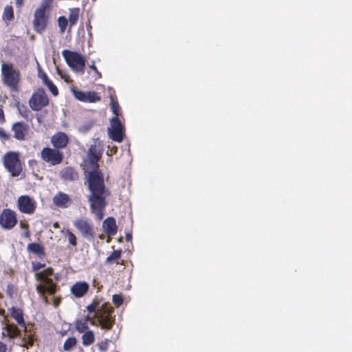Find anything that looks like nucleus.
<instances>
[{"label": "nucleus", "instance_id": "1", "mask_svg": "<svg viewBox=\"0 0 352 352\" xmlns=\"http://www.w3.org/2000/svg\"><path fill=\"white\" fill-rule=\"evenodd\" d=\"M102 153V144L98 141H94L88 151L89 159L86 161V172L88 175V190L87 196L91 212L98 220L104 217L103 211L107 205V198L109 191L106 188L103 176L98 170V161Z\"/></svg>", "mask_w": 352, "mask_h": 352}, {"label": "nucleus", "instance_id": "2", "mask_svg": "<svg viewBox=\"0 0 352 352\" xmlns=\"http://www.w3.org/2000/svg\"><path fill=\"white\" fill-rule=\"evenodd\" d=\"M52 0H43L41 5L34 12L32 24L35 31L41 33L45 30L48 23L47 8L50 6Z\"/></svg>", "mask_w": 352, "mask_h": 352}, {"label": "nucleus", "instance_id": "3", "mask_svg": "<svg viewBox=\"0 0 352 352\" xmlns=\"http://www.w3.org/2000/svg\"><path fill=\"white\" fill-rule=\"evenodd\" d=\"M2 80L5 85L13 91H18L20 74L11 64L3 63L1 68Z\"/></svg>", "mask_w": 352, "mask_h": 352}, {"label": "nucleus", "instance_id": "4", "mask_svg": "<svg viewBox=\"0 0 352 352\" xmlns=\"http://www.w3.org/2000/svg\"><path fill=\"white\" fill-rule=\"evenodd\" d=\"M52 274V269L50 267L35 274L36 279L41 282V283L36 285V291L40 294H44L45 292L51 294L55 293L56 285L53 283L52 279L49 277Z\"/></svg>", "mask_w": 352, "mask_h": 352}, {"label": "nucleus", "instance_id": "5", "mask_svg": "<svg viewBox=\"0 0 352 352\" xmlns=\"http://www.w3.org/2000/svg\"><path fill=\"white\" fill-rule=\"evenodd\" d=\"M62 55L67 65L75 72L83 73L85 66V59L80 54L65 50Z\"/></svg>", "mask_w": 352, "mask_h": 352}, {"label": "nucleus", "instance_id": "6", "mask_svg": "<svg viewBox=\"0 0 352 352\" xmlns=\"http://www.w3.org/2000/svg\"><path fill=\"white\" fill-rule=\"evenodd\" d=\"M112 307L107 303L102 305V308L94 315V318H98V324L102 328L109 329L111 328L114 319L111 316Z\"/></svg>", "mask_w": 352, "mask_h": 352}, {"label": "nucleus", "instance_id": "7", "mask_svg": "<svg viewBox=\"0 0 352 352\" xmlns=\"http://www.w3.org/2000/svg\"><path fill=\"white\" fill-rule=\"evenodd\" d=\"M3 160L6 168L12 176H17L19 175L21 166L18 153L14 152L8 153L4 156Z\"/></svg>", "mask_w": 352, "mask_h": 352}, {"label": "nucleus", "instance_id": "8", "mask_svg": "<svg viewBox=\"0 0 352 352\" xmlns=\"http://www.w3.org/2000/svg\"><path fill=\"white\" fill-rule=\"evenodd\" d=\"M74 226L80 234L86 239L90 241L94 236V229L91 223L86 218H77L74 221Z\"/></svg>", "mask_w": 352, "mask_h": 352}, {"label": "nucleus", "instance_id": "9", "mask_svg": "<svg viewBox=\"0 0 352 352\" xmlns=\"http://www.w3.org/2000/svg\"><path fill=\"white\" fill-rule=\"evenodd\" d=\"M49 100L45 91L39 89L35 91L29 100V104L33 111H39L47 105Z\"/></svg>", "mask_w": 352, "mask_h": 352}, {"label": "nucleus", "instance_id": "10", "mask_svg": "<svg viewBox=\"0 0 352 352\" xmlns=\"http://www.w3.org/2000/svg\"><path fill=\"white\" fill-rule=\"evenodd\" d=\"M108 135L113 140L120 142L123 140L124 126L118 117H113L110 120L108 128Z\"/></svg>", "mask_w": 352, "mask_h": 352}, {"label": "nucleus", "instance_id": "11", "mask_svg": "<svg viewBox=\"0 0 352 352\" xmlns=\"http://www.w3.org/2000/svg\"><path fill=\"white\" fill-rule=\"evenodd\" d=\"M11 316L17 322V323L21 325L24 329L25 333L23 338L24 343L23 345L26 347H28V346H32L33 344L34 340L31 335L28 333V329L24 322L22 311L19 309L12 308Z\"/></svg>", "mask_w": 352, "mask_h": 352}, {"label": "nucleus", "instance_id": "12", "mask_svg": "<svg viewBox=\"0 0 352 352\" xmlns=\"http://www.w3.org/2000/svg\"><path fill=\"white\" fill-rule=\"evenodd\" d=\"M41 156L43 161L53 166L59 164L63 160V153L51 148H44L41 151Z\"/></svg>", "mask_w": 352, "mask_h": 352}, {"label": "nucleus", "instance_id": "13", "mask_svg": "<svg viewBox=\"0 0 352 352\" xmlns=\"http://www.w3.org/2000/svg\"><path fill=\"white\" fill-rule=\"evenodd\" d=\"M17 223L16 213L10 209H4L0 214V225L5 229L12 228Z\"/></svg>", "mask_w": 352, "mask_h": 352}, {"label": "nucleus", "instance_id": "14", "mask_svg": "<svg viewBox=\"0 0 352 352\" xmlns=\"http://www.w3.org/2000/svg\"><path fill=\"white\" fill-rule=\"evenodd\" d=\"M17 205L19 210L23 213L32 214L36 209L35 201L27 195L18 198Z\"/></svg>", "mask_w": 352, "mask_h": 352}, {"label": "nucleus", "instance_id": "15", "mask_svg": "<svg viewBox=\"0 0 352 352\" xmlns=\"http://www.w3.org/2000/svg\"><path fill=\"white\" fill-rule=\"evenodd\" d=\"M72 91L74 98L81 102H96L100 100V97L95 91L84 92L75 88H72Z\"/></svg>", "mask_w": 352, "mask_h": 352}, {"label": "nucleus", "instance_id": "16", "mask_svg": "<svg viewBox=\"0 0 352 352\" xmlns=\"http://www.w3.org/2000/svg\"><path fill=\"white\" fill-rule=\"evenodd\" d=\"M28 126L22 122H16L12 126L14 138L18 140H23L28 133Z\"/></svg>", "mask_w": 352, "mask_h": 352}, {"label": "nucleus", "instance_id": "17", "mask_svg": "<svg viewBox=\"0 0 352 352\" xmlns=\"http://www.w3.org/2000/svg\"><path fill=\"white\" fill-rule=\"evenodd\" d=\"M89 284L85 281L77 282L71 287V292L76 298L82 297L89 289Z\"/></svg>", "mask_w": 352, "mask_h": 352}, {"label": "nucleus", "instance_id": "18", "mask_svg": "<svg viewBox=\"0 0 352 352\" xmlns=\"http://www.w3.org/2000/svg\"><path fill=\"white\" fill-rule=\"evenodd\" d=\"M53 202L58 207L67 208L72 204V200L68 195L60 192L53 197Z\"/></svg>", "mask_w": 352, "mask_h": 352}, {"label": "nucleus", "instance_id": "19", "mask_svg": "<svg viewBox=\"0 0 352 352\" xmlns=\"http://www.w3.org/2000/svg\"><path fill=\"white\" fill-rule=\"evenodd\" d=\"M51 142L56 148H64L67 144L68 138L64 133H57L52 137Z\"/></svg>", "mask_w": 352, "mask_h": 352}, {"label": "nucleus", "instance_id": "20", "mask_svg": "<svg viewBox=\"0 0 352 352\" xmlns=\"http://www.w3.org/2000/svg\"><path fill=\"white\" fill-rule=\"evenodd\" d=\"M27 250L38 258H43L45 256L43 247L38 243H32L27 246Z\"/></svg>", "mask_w": 352, "mask_h": 352}, {"label": "nucleus", "instance_id": "21", "mask_svg": "<svg viewBox=\"0 0 352 352\" xmlns=\"http://www.w3.org/2000/svg\"><path fill=\"white\" fill-rule=\"evenodd\" d=\"M103 228L109 235H114L116 233V221L112 217H108L103 221Z\"/></svg>", "mask_w": 352, "mask_h": 352}, {"label": "nucleus", "instance_id": "22", "mask_svg": "<svg viewBox=\"0 0 352 352\" xmlns=\"http://www.w3.org/2000/svg\"><path fill=\"white\" fill-rule=\"evenodd\" d=\"M3 334H7L10 338H12L19 336L20 331L14 324L7 323L3 327Z\"/></svg>", "mask_w": 352, "mask_h": 352}, {"label": "nucleus", "instance_id": "23", "mask_svg": "<svg viewBox=\"0 0 352 352\" xmlns=\"http://www.w3.org/2000/svg\"><path fill=\"white\" fill-rule=\"evenodd\" d=\"M90 317L86 316L80 320H77L75 324L76 330L80 333H82L87 330L88 329V323Z\"/></svg>", "mask_w": 352, "mask_h": 352}, {"label": "nucleus", "instance_id": "24", "mask_svg": "<svg viewBox=\"0 0 352 352\" xmlns=\"http://www.w3.org/2000/svg\"><path fill=\"white\" fill-rule=\"evenodd\" d=\"M95 337L94 333L92 331H86L82 336V344L87 346L94 342Z\"/></svg>", "mask_w": 352, "mask_h": 352}, {"label": "nucleus", "instance_id": "25", "mask_svg": "<svg viewBox=\"0 0 352 352\" xmlns=\"http://www.w3.org/2000/svg\"><path fill=\"white\" fill-rule=\"evenodd\" d=\"M79 17V9L78 8H71L69 9V14L68 22L69 25L72 27L74 25Z\"/></svg>", "mask_w": 352, "mask_h": 352}, {"label": "nucleus", "instance_id": "26", "mask_svg": "<svg viewBox=\"0 0 352 352\" xmlns=\"http://www.w3.org/2000/svg\"><path fill=\"white\" fill-rule=\"evenodd\" d=\"M121 252H122L121 250L113 251L111 253V254L107 258L106 263H111L112 262H115L116 263H119V260L120 258Z\"/></svg>", "mask_w": 352, "mask_h": 352}, {"label": "nucleus", "instance_id": "27", "mask_svg": "<svg viewBox=\"0 0 352 352\" xmlns=\"http://www.w3.org/2000/svg\"><path fill=\"white\" fill-rule=\"evenodd\" d=\"M13 16H14V14H13L12 7L10 6H6L4 8V10H3V20L10 21L13 18Z\"/></svg>", "mask_w": 352, "mask_h": 352}, {"label": "nucleus", "instance_id": "28", "mask_svg": "<svg viewBox=\"0 0 352 352\" xmlns=\"http://www.w3.org/2000/svg\"><path fill=\"white\" fill-rule=\"evenodd\" d=\"M69 22L66 17L60 16L58 19V25L60 28V32L61 34H63L65 32L66 28L68 25Z\"/></svg>", "mask_w": 352, "mask_h": 352}, {"label": "nucleus", "instance_id": "29", "mask_svg": "<svg viewBox=\"0 0 352 352\" xmlns=\"http://www.w3.org/2000/svg\"><path fill=\"white\" fill-rule=\"evenodd\" d=\"M76 344V339L74 337L67 338L63 345L65 351L71 350Z\"/></svg>", "mask_w": 352, "mask_h": 352}, {"label": "nucleus", "instance_id": "30", "mask_svg": "<svg viewBox=\"0 0 352 352\" xmlns=\"http://www.w3.org/2000/svg\"><path fill=\"white\" fill-rule=\"evenodd\" d=\"M111 109L112 112L114 113L115 117H118L120 111V107L118 103L113 100V98H111Z\"/></svg>", "mask_w": 352, "mask_h": 352}, {"label": "nucleus", "instance_id": "31", "mask_svg": "<svg viewBox=\"0 0 352 352\" xmlns=\"http://www.w3.org/2000/svg\"><path fill=\"white\" fill-rule=\"evenodd\" d=\"M66 234L67 235L69 243L73 246L76 245V236L70 231L67 230Z\"/></svg>", "mask_w": 352, "mask_h": 352}, {"label": "nucleus", "instance_id": "32", "mask_svg": "<svg viewBox=\"0 0 352 352\" xmlns=\"http://www.w3.org/2000/svg\"><path fill=\"white\" fill-rule=\"evenodd\" d=\"M101 308L102 305L100 306L98 302H93L87 307V309L89 312H95V314L98 311V309Z\"/></svg>", "mask_w": 352, "mask_h": 352}, {"label": "nucleus", "instance_id": "33", "mask_svg": "<svg viewBox=\"0 0 352 352\" xmlns=\"http://www.w3.org/2000/svg\"><path fill=\"white\" fill-rule=\"evenodd\" d=\"M49 90L50 92L54 96H56L58 94V90L56 85L53 84L52 82H47V85Z\"/></svg>", "mask_w": 352, "mask_h": 352}, {"label": "nucleus", "instance_id": "34", "mask_svg": "<svg viewBox=\"0 0 352 352\" xmlns=\"http://www.w3.org/2000/svg\"><path fill=\"white\" fill-rule=\"evenodd\" d=\"M63 175L67 179H73L76 176V174L72 169L66 168L63 171Z\"/></svg>", "mask_w": 352, "mask_h": 352}, {"label": "nucleus", "instance_id": "35", "mask_svg": "<svg viewBox=\"0 0 352 352\" xmlns=\"http://www.w3.org/2000/svg\"><path fill=\"white\" fill-rule=\"evenodd\" d=\"M56 71H57L58 74L60 76V78L62 79H63L65 82H71L70 76L68 74L62 72L58 68H56Z\"/></svg>", "mask_w": 352, "mask_h": 352}, {"label": "nucleus", "instance_id": "36", "mask_svg": "<svg viewBox=\"0 0 352 352\" xmlns=\"http://www.w3.org/2000/svg\"><path fill=\"white\" fill-rule=\"evenodd\" d=\"M113 302L117 306H120L122 302V298L119 295H113Z\"/></svg>", "mask_w": 352, "mask_h": 352}, {"label": "nucleus", "instance_id": "37", "mask_svg": "<svg viewBox=\"0 0 352 352\" xmlns=\"http://www.w3.org/2000/svg\"><path fill=\"white\" fill-rule=\"evenodd\" d=\"M109 344V340H105L104 341L102 342L101 343L98 344V348L101 351H105L107 349Z\"/></svg>", "mask_w": 352, "mask_h": 352}, {"label": "nucleus", "instance_id": "38", "mask_svg": "<svg viewBox=\"0 0 352 352\" xmlns=\"http://www.w3.org/2000/svg\"><path fill=\"white\" fill-rule=\"evenodd\" d=\"M45 264L44 263H32V267H33V270L34 271H36V270H38L43 267H45Z\"/></svg>", "mask_w": 352, "mask_h": 352}, {"label": "nucleus", "instance_id": "39", "mask_svg": "<svg viewBox=\"0 0 352 352\" xmlns=\"http://www.w3.org/2000/svg\"><path fill=\"white\" fill-rule=\"evenodd\" d=\"M8 137L6 132L3 129H0V138L7 140Z\"/></svg>", "mask_w": 352, "mask_h": 352}, {"label": "nucleus", "instance_id": "40", "mask_svg": "<svg viewBox=\"0 0 352 352\" xmlns=\"http://www.w3.org/2000/svg\"><path fill=\"white\" fill-rule=\"evenodd\" d=\"M6 350L7 346L3 343L0 342V352H6Z\"/></svg>", "mask_w": 352, "mask_h": 352}, {"label": "nucleus", "instance_id": "41", "mask_svg": "<svg viewBox=\"0 0 352 352\" xmlns=\"http://www.w3.org/2000/svg\"><path fill=\"white\" fill-rule=\"evenodd\" d=\"M24 0H15L16 5L18 8H21L23 6Z\"/></svg>", "mask_w": 352, "mask_h": 352}, {"label": "nucleus", "instance_id": "42", "mask_svg": "<svg viewBox=\"0 0 352 352\" xmlns=\"http://www.w3.org/2000/svg\"><path fill=\"white\" fill-rule=\"evenodd\" d=\"M4 121V113L3 109L0 108V122Z\"/></svg>", "mask_w": 352, "mask_h": 352}, {"label": "nucleus", "instance_id": "43", "mask_svg": "<svg viewBox=\"0 0 352 352\" xmlns=\"http://www.w3.org/2000/svg\"><path fill=\"white\" fill-rule=\"evenodd\" d=\"M43 82L45 83V85L47 86V82H51L47 77L46 75H44L43 78Z\"/></svg>", "mask_w": 352, "mask_h": 352}, {"label": "nucleus", "instance_id": "44", "mask_svg": "<svg viewBox=\"0 0 352 352\" xmlns=\"http://www.w3.org/2000/svg\"><path fill=\"white\" fill-rule=\"evenodd\" d=\"M90 67L94 70L96 72H97L99 76H100V74L97 71V69H96V67L94 65V63H92V65L90 66Z\"/></svg>", "mask_w": 352, "mask_h": 352}, {"label": "nucleus", "instance_id": "45", "mask_svg": "<svg viewBox=\"0 0 352 352\" xmlns=\"http://www.w3.org/2000/svg\"><path fill=\"white\" fill-rule=\"evenodd\" d=\"M89 322L92 325H98L95 320H94L93 318H90V320H89Z\"/></svg>", "mask_w": 352, "mask_h": 352}, {"label": "nucleus", "instance_id": "46", "mask_svg": "<svg viewBox=\"0 0 352 352\" xmlns=\"http://www.w3.org/2000/svg\"><path fill=\"white\" fill-rule=\"evenodd\" d=\"M126 238L127 241H130L131 239V235L128 234Z\"/></svg>", "mask_w": 352, "mask_h": 352}, {"label": "nucleus", "instance_id": "47", "mask_svg": "<svg viewBox=\"0 0 352 352\" xmlns=\"http://www.w3.org/2000/svg\"><path fill=\"white\" fill-rule=\"evenodd\" d=\"M19 109V111H20L21 114L22 115V116H26V115L25 113H23L21 111V109L20 107L18 108Z\"/></svg>", "mask_w": 352, "mask_h": 352}, {"label": "nucleus", "instance_id": "48", "mask_svg": "<svg viewBox=\"0 0 352 352\" xmlns=\"http://www.w3.org/2000/svg\"><path fill=\"white\" fill-rule=\"evenodd\" d=\"M54 228H58V223H55L54 224Z\"/></svg>", "mask_w": 352, "mask_h": 352}]
</instances>
